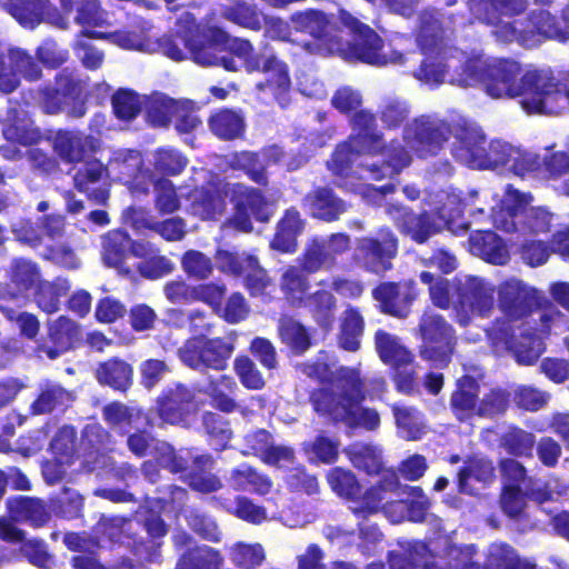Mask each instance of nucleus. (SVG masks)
Returning <instances> with one entry per match:
<instances>
[{"label": "nucleus", "instance_id": "1", "mask_svg": "<svg viewBox=\"0 0 569 569\" xmlns=\"http://www.w3.org/2000/svg\"><path fill=\"white\" fill-rule=\"evenodd\" d=\"M180 43L190 52L193 61L203 67L218 66L226 71L236 72L240 66L248 73L267 74L266 86L274 94L284 93L291 86L288 64L278 58L269 43L254 50L249 39L231 37L217 26H201L191 14L178 23L174 34H166L159 41L163 54L173 61H182L187 54Z\"/></svg>", "mask_w": 569, "mask_h": 569}, {"label": "nucleus", "instance_id": "2", "mask_svg": "<svg viewBox=\"0 0 569 569\" xmlns=\"http://www.w3.org/2000/svg\"><path fill=\"white\" fill-rule=\"evenodd\" d=\"M331 388H315L309 393L312 410L333 425L350 429L362 428L375 431L380 426V416L375 408L362 407L367 399L366 381L360 369L341 366L336 369Z\"/></svg>", "mask_w": 569, "mask_h": 569}, {"label": "nucleus", "instance_id": "3", "mask_svg": "<svg viewBox=\"0 0 569 569\" xmlns=\"http://www.w3.org/2000/svg\"><path fill=\"white\" fill-rule=\"evenodd\" d=\"M478 79L486 92L492 98H518L521 108L528 114H539L552 106L553 89L549 70L535 69L522 72L519 62L499 59L487 63L478 71Z\"/></svg>", "mask_w": 569, "mask_h": 569}, {"label": "nucleus", "instance_id": "4", "mask_svg": "<svg viewBox=\"0 0 569 569\" xmlns=\"http://www.w3.org/2000/svg\"><path fill=\"white\" fill-rule=\"evenodd\" d=\"M342 22L349 28L350 39L345 37V30L340 28L330 56H339L346 61H360L372 66H385L388 62L382 53L383 40L368 24L345 12Z\"/></svg>", "mask_w": 569, "mask_h": 569}, {"label": "nucleus", "instance_id": "5", "mask_svg": "<svg viewBox=\"0 0 569 569\" xmlns=\"http://www.w3.org/2000/svg\"><path fill=\"white\" fill-rule=\"evenodd\" d=\"M398 251V237L389 227H382L372 234L356 238L349 266L381 276L393 269Z\"/></svg>", "mask_w": 569, "mask_h": 569}, {"label": "nucleus", "instance_id": "6", "mask_svg": "<svg viewBox=\"0 0 569 569\" xmlns=\"http://www.w3.org/2000/svg\"><path fill=\"white\" fill-rule=\"evenodd\" d=\"M498 39L507 43L516 41L526 49H532L549 40L563 41L565 31L558 17L548 9H533L523 18L503 26Z\"/></svg>", "mask_w": 569, "mask_h": 569}, {"label": "nucleus", "instance_id": "7", "mask_svg": "<svg viewBox=\"0 0 569 569\" xmlns=\"http://www.w3.org/2000/svg\"><path fill=\"white\" fill-rule=\"evenodd\" d=\"M417 333L421 340L419 357L435 368H447L457 345L453 327L439 313L423 312L419 318Z\"/></svg>", "mask_w": 569, "mask_h": 569}, {"label": "nucleus", "instance_id": "8", "mask_svg": "<svg viewBox=\"0 0 569 569\" xmlns=\"http://www.w3.org/2000/svg\"><path fill=\"white\" fill-rule=\"evenodd\" d=\"M530 198L529 194L519 190H510L508 192L510 203L501 208L495 218L496 227L508 233H547L551 227V216L541 208L529 207Z\"/></svg>", "mask_w": 569, "mask_h": 569}, {"label": "nucleus", "instance_id": "9", "mask_svg": "<svg viewBox=\"0 0 569 569\" xmlns=\"http://www.w3.org/2000/svg\"><path fill=\"white\" fill-rule=\"evenodd\" d=\"M234 351V343L223 337H190L178 350L181 362L197 371H224Z\"/></svg>", "mask_w": 569, "mask_h": 569}, {"label": "nucleus", "instance_id": "10", "mask_svg": "<svg viewBox=\"0 0 569 569\" xmlns=\"http://www.w3.org/2000/svg\"><path fill=\"white\" fill-rule=\"evenodd\" d=\"M509 320H493L486 329V336L495 348H503L512 353L519 365L532 366L545 352V343L535 331L520 330Z\"/></svg>", "mask_w": 569, "mask_h": 569}, {"label": "nucleus", "instance_id": "11", "mask_svg": "<svg viewBox=\"0 0 569 569\" xmlns=\"http://www.w3.org/2000/svg\"><path fill=\"white\" fill-rule=\"evenodd\" d=\"M231 201L233 212L227 223L239 232L249 233L253 230L252 219L267 223L272 217L269 201L264 193L243 183H233L231 187Z\"/></svg>", "mask_w": 569, "mask_h": 569}, {"label": "nucleus", "instance_id": "12", "mask_svg": "<svg viewBox=\"0 0 569 569\" xmlns=\"http://www.w3.org/2000/svg\"><path fill=\"white\" fill-rule=\"evenodd\" d=\"M451 136V124L446 120L420 116L405 126L402 138L420 159L437 156Z\"/></svg>", "mask_w": 569, "mask_h": 569}, {"label": "nucleus", "instance_id": "13", "mask_svg": "<svg viewBox=\"0 0 569 569\" xmlns=\"http://www.w3.org/2000/svg\"><path fill=\"white\" fill-rule=\"evenodd\" d=\"M371 296L378 302L381 313L405 319L411 313L412 306L420 296V290L413 279H401L378 283L372 289Z\"/></svg>", "mask_w": 569, "mask_h": 569}, {"label": "nucleus", "instance_id": "14", "mask_svg": "<svg viewBox=\"0 0 569 569\" xmlns=\"http://www.w3.org/2000/svg\"><path fill=\"white\" fill-rule=\"evenodd\" d=\"M498 307L505 315L496 320H509L513 323L523 320L541 307V300L535 288L521 280L508 279L498 289Z\"/></svg>", "mask_w": 569, "mask_h": 569}, {"label": "nucleus", "instance_id": "15", "mask_svg": "<svg viewBox=\"0 0 569 569\" xmlns=\"http://www.w3.org/2000/svg\"><path fill=\"white\" fill-rule=\"evenodd\" d=\"M453 309L458 313L487 315L493 308L495 289L476 276L453 277Z\"/></svg>", "mask_w": 569, "mask_h": 569}, {"label": "nucleus", "instance_id": "16", "mask_svg": "<svg viewBox=\"0 0 569 569\" xmlns=\"http://www.w3.org/2000/svg\"><path fill=\"white\" fill-rule=\"evenodd\" d=\"M83 94L82 81L67 68L56 73L53 84L46 83L37 89V103L48 116L63 111L66 100H78Z\"/></svg>", "mask_w": 569, "mask_h": 569}, {"label": "nucleus", "instance_id": "17", "mask_svg": "<svg viewBox=\"0 0 569 569\" xmlns=\"http://www.w3.org/2000/svg\"><path fill=\"white\" fill-rule=\"evenodd\" d=\"M290 22L295 31L307 33L316 40L319 52L330 56L340 27L328 14L318 9H306L293 12Z\"/></svg>", "mask_w": 569, "mask_h": 569}, {"label": "nucleus", "instance_id": "18", "mask_svg": "<svg viewBox=\"0 0 569 569\" xmlns=\"http://www.w3.org/2000/svg\"><path fill=\"white\" fill-rule=\"evenodd\" d=\"M157 413L170 425L187 422L194 412L196 395L187 385L174 382L167 386L156 400Z\"/></svg>", "mask_w": 569, "mask_h": 569}, {"label": "nucleus", "instance_id": "19", "mask_svg": "<svg viewBox=\"0 0 569 569\" xmlns=\"http://www.w3.org/2000/svg\"><path fill=\"white\" fill-rule=\"evenodd\" d=\"M80 339V326L67 316H59L47 325V338L37 343L34 352L40 358L54 360L71 350Z\"/></svg>", "mask_w": 569, "mask_h": 569}, {"label": "nucleus", "instance_id": "20", "mask_svg": "<svg viewBox=\"0 0 569 569\" xmlns=\"http://www.w3.org/2000/svg\"><path fill=\"white\" fill-rule=\"evenodd\" d=\"M529 0H468V9L475 22L493 29L498 39V32L508 22L503 18H516L526 12Z\"/></svg>", "mask_w": 569, "mask_h": 569}, {"label": "nucleus", "instance_id": "21", "mask_svg": "<svg viewBox=\"0 0 569 569\" xmlns=\"http://www.w3.org/2000/svg\"><path fill=\"white\" fill-rule=\"evenodd\" d=\"M72 177L73 187L97 204H106L109 199V169L99 159L82 161Z\"/></svg>", "mask_w": 569, "mask_h": 569}, {"label": "nucleus", "instance_id": "22", "mask_svg": "<svg viewBox=\"0 0 569 569\" xmlns=\"http://www.w3.org/2000/svg\"><path fill=\"white\" fill-rule=\"evenodd\" d=\"M187 200L191 214L203 221H216L226 210V192L216 182L193 187Z\"/></svg>", "mask_w": 569, "mask_h": 569}, {"label": "nucleus", "instance_id": "23", "mask_svg": "<svg viewBox=\"0 0 569 569\" xmlns=\"http://www.w3.org/2000/svg\"><path fill=\"white\" fill-rule=\"evenodd\" d=\"M52 149L64 163H80L89 152L98 149V140L81 131L58 129L52 138Z\"/></svg>", "mask_w": 569, "mask_h": 569}, {"label": "nucleus", "instance_id": "24", "mask_svg": "<svg viewBox=\"0 0 569 569\" xmlns=\"http://www.w3.org/2000/svg\"><path fill=\"white\" fill-rule=\"evenodd\" d=\"M480 382L470 373H463L455 381L450 395L449 407L456 419L460 422L477 417L480 402Z\"/></svg>", "mask_w": 569, "mask_h": 569}, {"label": "nucleus", "instance_id": "25", "mask_svg": "<svg viewBox=\"0 0 569 569\" xmlns=\"http://www.w3.org/2000/svg\"><path fill=\"white\" fill-rule=\"evenodd\" d=\"M451 136L455 138V158L472 169L485 147L486 134L482 129L470 121L461 120L451 126Z\"/></svg>", "mask_w": 569, "mask_h": 569}, {"label": "nucleus", "instance_id": "26", "mask_svg": "<svg viewBox=\"0 0 569 569\" xmlns=\"http://www.w3.org/2000/svg\"><path fill=\"white\" fill-rule=\"evenodd\" d=\"M471 479L481 483L483 487L492 485L497 479L496 466L492 459L477 453L468 456L457 475V491L459 493L475 496L476 490L470 483Z\"/></svg>", "mask_w": 569, "mask_h": 569}, {"label": "nucleus", "instance_id": "27", "mask_svg": "<svg viewBox=\"0 0 569 569\" xmlns=\"http://www.w3.org/2000/svg\"><path fill=\"white\" fill-rule=\"evenodd\" d=\"M6 506L11 520L28 523L36 529L46 527L51 520L49 506L39 497H10L7 499Z\"/></svg>", "mask_w": 569, "mask_h": 569}, {"label": "nucleus", "instance_id": "28", "mask_svg": "<svg viewBox=\"0 0 569 569\" xmlns=\"http://www.w3.org/2000/svg\"><path fill=\"white\" fill-rule=\"evenodd\" d=\"M302 206L312 218L325 222L337 221L347 211L346 201L329 187H316L308 191Z\"/></svg>", "mask_w": 569, "mask_h": 569}, {"label": "nucleus", "instance_id": "29", "mask_svg": "<svg viewBox=\"0 0 569 569\" xmlns=\"http://www.w3.org/2000/svg\"><path fill=\"white\" fill-rule=\"evenodd\" d=\"M2 7L21 27L31 30L59 16L49 0H3Z\"/></svg>", "mask_w": 569, "mask_h": 569}, {"label": "nucleus", "instance_id": "30", "mask_svg": "<svg viewBox=\"0 0 569 569\" xmlns=\"http://www.w3.org/2000/svg\"><path fill=\"white\" fill-rule=\"evenodd\" d=\"M351 133L347 138L358 151L375 152L378 151V144L382 142L383 132L378 128L377 116L370 110L360 109L349 119Z\"/></svg>", "mask_w": 569, "mask_h": 569}, {"label": "nucleus", "instance_id": "31", "mask_svg": "<svg viewBox=\"0 0 569 569\" xmlns=\"http://www.w3.org/2000/svg\"><path fill=\"white\" fill-rule=\"evenodd\" d=\"M42 279L40 266L27 258H14L7 271V291L12 298L27 297Z\"/></svg>", "mask_w": 569, "mask_h": 569}, {"label": "nucleus", "instance_id": "32", "mask_svg": "<svg viewBox=\"0 0 569 569\" xmlns=\"http://www.w3.org/2000/svg\"><path fill=\"white\" fill-rule=\"evenodd\" d=\"M305 224L306 222L296 207L286 209L277 222L276 232L270 241L271 248L281 253H293Z\"/></svg>", "mask_w": 569, "mask_h": 569}, {"label": "nucleus", "instance_id": "33", "mask_svg": "<svg viewBox=\"0 0 569 569\" xmlns=\"http://www.w3.org/2000/svg\"><path fill=\"white\" fill-rule=\"evenodd\" d=\"M214 463V458L210 453L194 456L190 470L182 477V481L196 492H217L222 488V481L212 472Z\"/></svg>", "mask_w": 569, "mask_h": 569}, {"label": "nucleus", "instance_id": "34", "mask_svg": "<svg viewBox=\"0 0 569 569\" xmlns=\"http://www.w3.org/2000/svg\"><path fill=\"white\" fill-rule=\"evenodd\" d=\"M398 488L399 481L395 473L383 476L377 483L361 492L359 498L361 501L352 509L353 515L358 518H368L379 510L385 512V506L393 502L387 499V492L397 491Z\"/></svg>", "mask_w": 569, "mask_h": 569}, {"label": "nucleus", "instance_id": "35", "mask_svg": "<svg viewBox=\"0 0 569 569\" xmlns=\"http://www.w3.org/2000/svg\"><path fill=\"white\" fill-rule=\"evenodd\" d=\"M210 132L221 141L243 139L246 119L241 111L230 108H219L211 112L208 120Z\"/></svg>", "mask_w": 569, "mask_h": 569}, {"label": "nucleus", "instance_id": "36", "mask_svg": "<svg viewBox=\"0 0 569 569\" xmlns=\"http://www.w3.org/2000/svg\"><path fill=\"white\" fill-rule=\"evenodd\" d=\"M238 383L230 375L209 376L206 386L200 390L209 398L210 405L220 412L231 413L238 409L234 393Z\"/></svg>", "mask_w": 569, "mask_h": 569}, {"label": "nucleus", "instance_id": "37", "mask_svg": "<svg viewBox=\"0 0 569 569\" xmlns=\"http://www.w3.org/2000/svg\"><path fill=\"white\" fill-rule=\"evenodd\" d=\"M373 339L380 360L390 368H405L415 363V355L400 342L397 336L378 329Z\"/></svg>", "mask_w": 569, "mask_h": 569}, {"label": "nucleus", "instance_id": "38", "mask_svg": "<svg viewBox=\"0 0 569 569\" xmlns=\"http://www.w3.org/2000/svg\"><path fill=\"white\" fill-rule=\"evenodd\" d=\"M71 289L69 278L57 276L52 280L41 279L32 297L36 306L47 315H53L61 308V299L67 297Z\"/></svg>", "mask_w": 569, "mask_h": 569}, {"label": "nucleus", "instance_id": "39", "mask_svg": "<svg viewBox=\"0 0 569 569\" xmlns=\"http://www.w3.org/2000/svg\"><path fill=\"white\" fill-rule=\"evenodd\" d=\"M469 242L471 249L489 263L503 266L510 259L503 239L492 230L473 231L469 236Z\"/></svg>", "mask_w": 569, "mask_h": 569}, {"label": "nucleus", "instance_id": "40", "mask_svg": "<svg viewBox=\"0 0 569 569\" xmlns=\"http://www.w3.org/2000/svg\"><path fill=\"white\" fill-rule=\"evenodd\" d=\"M228 483L234 491H249L258 496L268 495L273 485L268 475L247 462L231 469Z\"/></svg>", "mask_w": 569, "mask_h": 569}, {"label": "nucleus", "instance_id": "41", "mask_svg": "<svg viewBox=\"0 0 569 569\" xmlns=\"http://www.w3.org/2000/svg\"><path fill=\"white\" fill-rule=\"evenodd\" d=\"M94 376L101 386H108L122 392L127 391L133 383L132 366L118 357L98 363Z\"/></svg>", "mask_w": 569, "mask_h": 569}, {"label": "nucleus", "instance_id": "42", "mask_svg": "<svg viewBox=\"0 0 569 569\" xmlns=\"http://www.w3.org/2000/svg\"><path fill=\"white\" fill-rule=\"evenodd\" d=\"M130 236L128 232L116 229L106 233L102 240V259L106 266L114 268L124 276L131 274L126 264L129 253Z\"/></svg>", "mask_w": 569, "mask_h": 569}, {"label": "nucleus", "instance_id": "43", "mask_svg": "<svg viewBox=\"0 0 569 569\" xmlns=\"http://www.w3.org/2000/svg\"><path fill=\"white\" fill-rule=\"evenodd\" d=\"M227 166L233 171L243 172L252 182L260 187L269 184L268 162L260 157L258 151H233L227 158Z\"/></svg>", "mask_w": 569, "mask_h": 569}, {"label": "nucleus", "instance_id": "44", "mask_svg": "<svg viewBox=\"0 0 569 569\" xmlns=\"http://www.w3.org/2000/svg\"><path fill=\"white\" fill-rule=\"evenodd\" d=\"M77 4L76 23L83 27L81 31L98 30L108 27V12L101 7L99 0H60L64 13L69 14Z\"/></svg>", "mask_w": 569, "mask_h": 569}, {"label": "nucleus", "instance_id": "45", "mask_svg": "<svg viewBox=\"0 0 569 569\" xmlns=\"http://www.w3.org/2000/svg\"><path fill=\"white\" fill-rule=\"evenodd\" d=\"M316 325L323 331L329 332L335 325V312L337 299L335 295L326 289H318L310 293L303 303Z\"/></svg>", "mask_w": 569, "mask_h": 569}, {"label": "nucleus", "instance_id": "46", "mask_svg": "<svg viewBox=\"0 0 569 569\" xmlns=\"http://www.w3.org/2000/svg\"><path fill=\"white\" fill-rule=\"evenodd\" d=\"M148 539L133 540V552L144 561H151L157 549L160 547L158 539L168 533V525L159 513L150 511L142 521Z\"/></svg>", "mask_w": 569, "mask_h": 569}, {"label": "nucleus", "instance_id": "47", "mask_svg": "<svg viewBox=\"0 0 569 569\" xmlns=\"http://www.w3.org/2000/svg\"><path fill=\"white\" fill-rule=\"evenodd\" d=\"M365 326V319L357 307L346 308L340 320L338 346L345 351H358Z\"/></svg>", "mask_w": 569, "mask_h": 569}, {"label": "nucleus", "instance_id": "48", "mask_svg": "<svg viewBox=\"0 0 569 569\" xmlns=\"http://www.w3.org/2000/svg\"><path fill=\"white\" fill-rule=\"evenodd\" d=\"M310 281L308 274L296 266H289L280 278V290L292 308H302L308 298Z\"/></svg>", "mask_w": 569, "mask_h": 569}, {"label": "nucleus", "instance_id": "49", "mask_svg": "<svg viewBox=\"0 0 569 569\" xmlns=\"http://www.w3.org/2000/svg\"><path fill=\"white\" fill-rule=\"evenodd\" d=\"M277 329L280 341L296 355L305 353L312 345L307 327L292 316L282 315L278 320Z\"/></svg>", "mask_w": 569, "mask_h": 569}, {"label": "nucleus", "instance_id": "50", "mask_svg": "<svg viewBox=\"0 0 569 569\" xmlns=\"http://www.w3.org/2000/svg\"><path fill=\"white\" fill-rule=\"evenodd\" d=\"M411 490L418 493L420 499L395 500V502L385 506V513L389 517L398 516L397 521H399L406 512L408 520L417 523L423 522L431 506L430 500L422 495L420 487H412Z\"/></svg>", "mask_w": 569, "mask_h": 569}, {"label": "nucleus", "instance_id": "51", "mask_svg": "<svg viewBox=\"0 0 569 569\" xmlns=\"http://www.w3.org/2000/svg\"><path fill=\"white\" fill-rule=\"evenodd\" d=\"M214 500L230 515L251 525H261L268 518L267 509L246 496H237L233 501L214 497Z\"/></svg>", "mask_w": 569, "mask_h": 569}, {"label": "nucleus", "instance_id": "52", "mask_svg": "<svg viewBox=\"0 0 569 569\" xmlns=\"http://www.w3.org/2000/svg\"><path fill=\"white\" fill-rule=\"evenodd\" d=\"M223 557L207 545L188 548L178 559L174 569H220Z\"/></svg>", "mask_w": 569, "mask_h": 569}, {"label": "nucleus", "instance_id": "53", "mask_svg": "<svg viewBox=\"0 0 569 569\" xmlns=\"http://www.w3.org/2000/svg\"><path fill=\"white\" fill-rule=\"evenodd\" d=\"M398 227L417 243H425L438 229L427 212L420 214L402 210L398 217Z\"/></svg>", "mask_w": 569, "mask_h": 569}, {"label": "nucleus", "instance_id": "54", "mask_svg": "<svg viewBox=\"0 0 569 569\" xmlns=\"http://www.w3.org/2000/svg\"><path fill=\"white\" fill-rule=\"evenodd\" d=\"M378 151L368 152V156H381L385 167L389 168V173L398 176L403 169L412 162V157L408 148L398 139H391L378 144Z\"/></svg>", "mask_w": 569, "mask_h": 569}, {"label": "nucleus", "instance_id": "55", "mask_svg": "<svg viewBox=\"0 0 569 569\" xmlns=\"http://www.w3.org/2000/svg\"><path fill=\"white\" fill-rule=\"evenodd\" d=\"M326 480L338 497L350 501L359 500L362 486L351 470L333 467L326 473Z\"/></svg>", "mask_w": 569, "mask_h": 569}, {"label": "nucleus", "instance_id": "56", "mask_svg": "<svg viewBox=\"0 0 569 569\" xmlns=\"http://www.w3.org/2000/svg\"><path fill=\"white\" fill-rule=\"evenodd\" d=\"M536 437L520 427H510L500 439V447L512 458H532Z\"/></svg>", "mask_w": 569, "mask_h": 569}, {"label": "nucleus", "instance_id": "57", "mask_svg": "<svg viewBox=\"0 0 569 569\" xmlns=\"http://www.w3.org/2000/svg\"><path fill=\"white\" fill-rule=\"evenodd\" d=\"M513 152L515 148L506 141L498 139L486 141L472 169L487 170L505 167L511 161Z\"/></svg>", "mask_w": 569, "mask_h": 569}, {"label": "nucleus", "instance_id": "58", "mask_svg": "<svg viewBox=\"0 0 569 569\" xmlns=\"http://www.w3.org/2000/svg\"><path fill=\"white\" fill-rule=\"evenodd\" d=\"M80 36L89 39L108 40L109 42L120 47L124 50H143L147 46L146 38L141 32L136 30H116V31H102V30H86L80 31Z\"/></svg>", "mask_w": 569, "mask_h": 569}, {"label": "nucleus", "instance_id": "59", "mask_svg": "<svg viewBox=\"0 0 569 569\" xmlns=\"http://www.w3.org/2000/svg\"><path fill=\"white\" fill-rule=\"evenodd\" d=\"M298 268L307 274H313L321 269H330V256L323 240L313 239L309 242L298 257Z\"/></svg>", "mask_w": 569, "mask_h": 569}, {"label": "nucleus", "instance_id": "60", "mask_svg": "<svg viewBox=\"0 0 569 569\" xmlns=\"http://www.w3.org/2000/svg\"><path fill=\"white\" fill-rule=\"evenodd\" d=\"M222 17L240 27L259 31L261 24V13L256 6L247 3L244 0H234L223 7Z\"/></svg>", "mask_w": 569, "mask_h": 569}, {"label": "nucleus", "instance_id": "61", "mask_svg": "<svg viewBox=\"0 0 569 569\" xmlns=\"http://www.w3.org/2000/svg\"><path fill=\"white\" fill-rule=\"evenodd\" d=\"M422 283L428 286L429 297L432 305L439 309L448 310L453 308V278H436L429 271H422L419 276Z\"/></svg>", "mask_w": 569, "mask_h": 569}, {"label": "nucleus", "instance_id": "62", "mask_svg": "<svg viewBox=\"0 0 569 569\" xmlns=\"http://www.w3.org/2000/svg\"><path fill=\"white\" fill-rule=\"evenodd\" d=\"M69 392L59 385H47L42 388L29 408L32 416H40L53 412L66 405L69 400Z\"/></svg>", "mask_w": 569, "mask_h": 569}, {"label": "nucleus", "instance_id": "63", "mask_svg": "<svg viewBox=\"0 0 569 569\" xmlns=\"http://www.w3.org/2000/svg\"><path fill=\"white\" fill-rule=\"evenodd\" d=\"M153 204L160 216H169L180 209L178 190L168 178H157L153 181Z\"/></svg>", "mask_w": 569, "mask_h": 569}, {"label": "nucleus", "instance_id": "64", "mask_svg": "<svg viewBox=\"0 0 569 569\" xmlns=\"http://www.w3.org/2000/svg\"><path fill=\"white\" fill-rule=\"evenodd\" d=\"M180 112L177 100L161 96L151 99L146 107V119L152 127L167 128L171 119Z\"/></svg>", "mask_w": 569, "mask_h": 569}]
</instances>
